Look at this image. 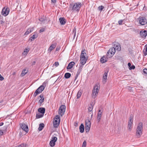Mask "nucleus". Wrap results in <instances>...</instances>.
Here are the masks:
<instances>
[{
    "label": "nucleus",
    "instance_id": "59",
    "mask_svg": "<svg viewBox=\"0 0 147 147\" xmlns=\"http://www.w3.org/2000/svg\"><path fill=\"white\" fill-rule=\"evenodd\" d=\"M0 20H3V17L1 15H0Z\"/></svg>",
    "mask_w": 147,
    "mask_h": 147
},
{
    "label": "nucleus",
    "instance_id": "26",
    "mask_svg": "<svg viewBox=\"0 0 147 147\" xmlns=\"http://www.w3.org/2000/svg\"><path fill=\"white\" fill-rule=\"evenodd\" d=\"M55 47H56V45L55 44H52L49 48L48 51L50 52Z\"/></svg>",
    "mask_w": 147,
    "mask_h": 147
},
{
    "label": "nucleus",
    "instance_id": "30",
    "mask_svg": "<svg viewBox=\"0 0 147 147\" xmlns=\"http://www.w3.org/2000/svg\"><path fill=\"white\" fill-rule=\"evenodd\" d=\"M71 76V74L69 73H65L64 75V77L66 79L69 78Z\"/></svg>",
    "mask_w": 147,
    "mask_h": 147
},
{
    "label": "nucleus",
    "instance_id": "1",
    "mask_svg": "<svg viewBox=\"0 0 147 147\" xmlns=\"http://www.w3.org/2000/svg\"><path fill=\"white\" fill-rule=\"evenodd\" d=\"M143 129V124L140 122L139 123L136 130V136L138 138H140L142 135Z\"/></svg>",
    "mask_w": 147,
    "mask_h": 147
},
{
    "label": "nucleus",
    "instance_id": "28",
    "mask_svg": "<svg viewBox=\"0 0 147 147\" xmlns=\"http://www.w3.org/2000/svg\"><path fill=\"white\" fill-rule=\"evenodd\" d=\"M44 127V124L43 123H41L39 125L38 129L39 131H41Z\"/></svg>",
    "mask_w": 147,
    "mask_h": 147
},
{
    "label": "nucleus",
    "instance_id": "8",
    "mask_svg": "<svg viewBox=\"0 0 147 147\" xmlns=\"http://www.w3.org/2000/svg\"><path fill=\"white\" fill-rule=\"evenodd\" d=\"M9 9L8 8H3L2 11V14L5 16H6L9 13Z\"/></svg>",
    "mask_w": 147,
    "mask_h": 147
},
{
    "label": "nucleus",
    "instance_id": "21",
    "mask_svg": "<svg viewBox=\"0 0 147 147\" xmlns=\"http://www.w3.org/2000/svg\"><path fill=\"white\" fill-rule=\"evenodd\" d=\"M80 132L81 133H83L84 131V127L83 123L81 124L79 127Z\"/></svg>",
    "mask_w": 147,
    "mask_h": 147
},
{
    "label": "nucleus",
    "instance_id": "11",
    "mask_svg": "<svg viewBox=\"0 0 147 147\" xmlns=\"http://www.w3.org/2000/svg\"><path fill=\"white\" fill-rule=\"evenodd\" d=\"M103 111V110H101L100 109L98 110V113L97 117V120L98 122H99L100 120Z\"/></svg>",
    "mask_w": 147,
    "mask_h": 147
},
{
    "label": "nucleus",
    "instance_id": "56",
    "mask_svg": "<svg viewBox=\"0 0 147 147\" xmlns=\"http://www.w3.org/2000/svg\"><path fill=\"white\" fill-rule=\"evenodd\" d=\"M131 63H128V67H129V68H130V67H131Z\"/></svg>",
    "mask_w": 147,
    "mask_h": 147
},
{
    "label": "nucleus",
    "instance_id": "3",
    "mask_svg": "<svg viewBox=\"0 0 147 147\" xmlns=\"http://www.w3.org/2000/svg\"><path fill=\"white\" fill-rule=\"evenodd\" d=\"M100 86L99 84H96L94 86L92 94V96L94 98L96 97L99 90Z\"/></svg>",
    "mask_w": 147,
    "mask_h": 147
},
{
    "label": "nucleus",
    "instance_id": "14",
    "mask_svg": "<svg viewBox=\"0 0 147 147\" xmlns=\"http://www.w3.org/2000/svg\"><path fill=\"white\" fill-rule=\"evenodd\" d=\"M114 47L118 51H119L121 50V47L120 44L118 43H116L114 45Z\"/></svg>",
    "mask_w": 147,
    "mask_h": 147
},
{
    "label": "nucleus",
    "instance_id": "54",
    "mask_svg": "<svg viewBox=\"0 0 147 147\" xmlns=\"http://www.w3.org/2000/svg\"><path fill=\"white\" fill-rule=\"evenodd\" d=\"M3 131L1 130L0 129V136L3 135Z\"/></svg>",
    "mask_w": 147,
    "mask_h": 147
},
{
    "label": "nucleus",
    "instance_id": "51",
    "mask_svg": "<svg viewBox=\"0 0 147 147\" xmlns=\"http://www.w3.org/2000/svg\"><path fill=\"white\" fill-rule=\"evenodd\" d=\"M4 80V78L0 74V80L2 81Z\"/></svg>",
    "mask_w": 147,
    "mask_h": 147
},
{
    "label": "nucleus",
    "instance_id": "27",
    "mask_svg": "<svg viewBox=\"0 0 147 147\" xmlns=\"http://www.w3.org/2000/svg\"><path fill=\"white\" fill-rule=\"evenodd\" d=\"M37 36L36 34H34L32 36L30 37L29 39V40H30V41H32L34 40L35 39L37 38Z\"/></svg>",
    "mask_w": 147,
    "mask_h": 147
},
{
    "label": "nucleus",
    "instance_id": "42",
    "mask_svg": "<svg viewBox=\"0 0 147 147\" xmlns=\"http://www.w3.org/2000/svg\"><path fill=\"white\" fill-rule=\"evenodd\" d=\"M98 9L101 11L104 8V7L102 5L99 6L98 7Z\"/></svg>",
    "mask_w": 147,
    "mask_h": 147
},
{
    "label": "nucleus",
    "instance_id": "50",
    "mask_svg": "<svg viewBox=\"0 0 147 147\" xmlns=\"http://www.w3.org/2000/svg\"><path fill=\"white\" fill-rule=\"evenodd\" d=\"M73 33L74 34H76V29L75 28L73 30Z\"/></svg>",
    "mask_w": 147,
    "mask_h": 147
},
{
    "label": "nucleus",
    "instance_id": "16",
    "mask_svg": "<svg viewBox=\"0 0 147 147\" xmlns=\"http://www.w3.org/2000/svg\"><path fill=\"white\" fill-rule=\"evenodd\" d=\"M75 64V63L74 62H71L69 63L68 66H67V69H70L73 67V66Z\"/></svg>",
    "mask_w": 147,
    "mask_h": 147
},
{
    "label": "nucleus",
    "instance_id": "15",
    "mask_svg": "<svg viewBox=\"0 0 147 147\" xmlns=\"http://www.w3.org/2000/svg\"><path fill=\"white\" fill-rule=\"evenodd\" d=\"M108 72V71H105L103 76L102 80L103 82L104 83H105L106 81V80L107 79Z\"/></svg>",
    "mask_w": 147,
    "mask_h": 147
},
{
    "label": "nucleus",
    "instance_id": "29",
    "mask_svg": "<svg viewBox=\"0 0 147 147\" xmlns=\"http://www.w3.org/2000/svg\"><path fill=\"white\" fill-rule=\"evenodd\" d=\"M44 116V115L42 114L37 113L36 115V118L37 119H39L42 117Z\"/></svg>",
    "mask_w": 147,
    "mask_h": 147
},
{
    "label": "nucleus",
    "instance_id": "40",
    "mask_svg": "<svg viewBox=\"0 0 147 147\" xmlns=\"http://www.w3.org/2000/svg\"><path fill=\"white\" fill-rule=\"evenodd\" d=\"M86 141L84 140L82 144V147H86Z\"/></svg>",
    "mask_w": 147,
    "mask_h": 147
},
{
    "label": "nucleus",
    "instance_id": "57",
    "mask_svg": "<svg viewBox=\"0 0 147 147\" xmlns=\"http://www.w3.org/2000/svg\"><path fill=\"white\" fill-rule=\"evenodd\" d=\"M51 1L53 3H55L56 1V0H51Z\"/></svg>",
    "mask_w": 147,
    "mask_h": 147
},
{
    "label": "nucleus",
    "instance_id": "46",
    "mask_svg": "<svg viewBox=\"0 0 147 147\" xmlns=\"http://www.w3.org/2000/svg\"><path fill=\"white\" fill-rule=\"evenodd\" d=\"M45 30V28H41L39 30V32L41 33V32H43Z\"/></svg>",
    "mask_w": 147,
    "mask_h": 147
},
{
    "label": "nucleus",
    "instance_id": "61",
    "mask_svg": "<svg viewBox=\"0 0 147 147\" xmlns=\"http://www.w3.org/2000/svg\"><path fill=\"white\" fill-rule=\"evenodd\" d=\"M35 63H36L35 61H34L32 62V65H34L35 64Z\"/></svg>",
    "mask_w": 147,
    "mask_h": 147
},
{
    "label": "nucleus",
    "instance_id": "7",
    "mask_svg": "<svg viewBox=\"0 0 147 147\" xmlns=\"http://www.w3.org/2000/svg\"><path fill=\"white\" fill-rule=\"evenodd\" d=\"M57 138L56 137H53L51 140L50 142V145L51 147L54 146L55 144V142L57 140Z\"/></svg>",
    "mask_w": 147,
    "mask_h": 147
},
{
    "label": "nucleus",
    "instance_id": "4",
    "mask_svg": "<svg viewBox=\"0 0 147 147\" xmlns=\"http://www.w3.org/2000/svg\"><path fill=\"white\" fill-rule=\"evenodd\" d=\"M60 121V117L59 115L56 116L53 120V126L55 127H57L59 125Z\"/></svg>",
    "mask_w": 147,
    "mask_h": 147
},
{
    "label": "nucleus",
    "instance_id": "23",
    "mask_svg": "<svg viewBox=\"0 0 147 147\" xmlns=\"http://www.w3.org/2000/svg\"><path fill=\"white\" fill-rule=\"evenodd\" d=\"M107 61V59L106 57L104 56L102 57L100 59V61L102 63H104Z\"/></svg>",
    "mask_w": 147,
    "mask_h": 147
},
{
    "label": "nucleus",
    "instance_id": "33",
    "mask_svg": "<svg viewBox=\"0 0 147 147\" xmlns=\"http://www.w3.org/2000/svg\"><path fill=\"white\" fill-rule=\"evenodd\" d=\"M90 126L85 125V129L86 132L89 131Z\"/></svg>",
    "mask_w": 147,
    "mask_h": 147
},
{
    "label": "nucleus",
    "instance_id": "32",
    "mask_svg": "<svg viewBox=\"0 0 147 147\" xmlns=\"http://www.w3.org/2000/svg\"><path fill=\"white\" fill-rule=\"evenodd\" d=\"M143 52L144 55L146 56L147 55V45L145 46V48L144 49Z\"/></svg>",
    "mask_w": 147,
    "mask_h": 147
},
{
    "label": "nucleus",
    "instance_id": "48",
    "mask_svg": "<svg viewBox=\"0 0 147 147\" xmlns=\"http://www.w3.org/2000/svg\"><path fill=\"white\" fill-rule=\"evenodd\" d=\"M111 53H109V54H108V52H107V57H108L110 58V57H112V56H111Z\"/></svg>",
    "mask_w": 147,
    "mask_h": 147
},
{
    "label": "nucleus",
    "instance_id": "35",
    "mask_svg": "<svg viewBox=\"0 0 147 147\" xmlns=\"http://www.w3.org/2000/svg\"><path fill=\"white\" fill-rule=\"evenodd\" d=\"M82 94V93L81 92H80V91H79L78 92V93L77 94V96L78 98L80 97V96H81Z\"/></svg>",
    "mask_w": 147,
    "mask_h": 147
},
{
    "label": "nucleus",
    "instance_id": "52",
    "mask_svg": "<svg viewBox=\"0 0 147 147\" xmlns=\"http://www.w3.org/2000/svg\"><path fill=\"white\" fill-rule=\"evenodd\" d=\"M28 51L29 50L27 49H25L24 50V52H26V53L27 54V53L28 52Z\"/></svg>",
    "mask_w": 147,
    "mask_h": 147
},
{
    "label": "nucleus",
    "instance_id": "20",
    "mask_svg": "<svg viewBox=\"0 0 147 147\" xmlns=\"http://www.w3.org/2000/svg\"><path fill=\"white\" fill-rule=\"evenodd\" d=\"M85 125L91 126V122L90 121L89 118H87L85 120Z\"/></svg>",
    "mask_w": 147,
    "mask_h": 147
},
{
    "label": "nucleus",
    "instance_id": "9",
    "mask_svg": "<svg viewBox=\"0 0 147 147\" xmlns=\"http://www.w3.org/2000/svg\"><path fill=\"white\" fill-rule=\"evenodd\" d=\"M20 127L25 132H27L28 131V126L24 123H22L20 125Z\"/></svg>",
    "mask_w": 147,
    "mask_h": 147
},
{
    "label": "nucleus",
    "instance_id": "41",
    "mask_svg": "<svg viewBox=\"0 0 147 147\" xmlns=\"http://www.w3.org/2000/svg\"><path fill=\"white\" fill-rule=\"evenodd\" d=\"M133 117H134L133 115L132 114H131L130 115V116L129 117V121H133Z\"/></svg>",
    "mask_w": 147,
    "mask_h": 147
},
{
    "label": "nucleus",
    "instance_id": "60",
    "mask_svg": "<svg viewBox=\"0 0 147 147\" xmlns=\"http://www.w3.org/2000/svg\"><path fill=\"white\" fill-rule=\"evenodd\" d=\"M84 65H82V64H81V65L80 66V68H83V67Z\"/></svg>",
    "mask_w": 147,
    "mask_h": 147
},
{
    "label": "nucleus",
    "instance_id": "25",
    "mask_svg": "<svg viewBox=\"0 0 147 147\" xmlns=\"http://www.w3.org/2000/svg\"><path fill=\"white\" fill-rule=\"evenodd\" d=\"M87 60V59H83L80 58V63H81V64H82V65H84V64L86 63Z\"/></svg>",
    "mask_w": 147,
    "mask_h": 147
},
{
    "label": "nucleus",
    "instance_id": "53",
    "mask_svg": "<svg viewBox=\"0 0 147 147\" xmlns=\"http://www.w3.org/2000/svg\"><path fill=\"white\" fill-rule=\"evenodd\" d=\"M3 20H0V24H2V25L4 23V22H3Z\"/></svg>",
    "mask_w": 147,
    "mask_h": 147
},
{
    "label": "nucleus",
    "instance_id": "64",
    "mask_svg": "<svg viewBox=\"0 0 147 147\" xmlns=\"http://www.w3.org/2000/svg\"><path fill=\"white\" fill-rule=\"evenodd\" d=\"M59 48H58L57 47L56 49V51H58L59 50Z\"/></svg>",
    "mask_w": 147,
    "mask_h": 147
},
{
    "label": "nucleus",
    "instance_id": "44",
    "mask_svg": "<svg viewBox=\"0 0 147 147\" xmlns=\"http://www.w3.org/2000/svg\"><path fill=\"white\" fill-rule=\"evenodd\" d=\"M123 20H120L119 21H118V23L119 24V25H121L122 24V23H123Z\"/></svg>",
    "mask_w": 147,
    "mask_h": 147
},
{
    "label": "nucleus",
    "instance_id": "49",
    "mask_svg": "<svg viewBox=\"0 0 147 147\" xmlns=\"http://www.w3.org/2000/svg\"><path fill=\"white\" fill-rule=\"evenodd\" d=\"M143 72L147 75V69L146 68H145L144 69L143 71Z\"/></svg>",
    "mask_w": 147,
    "mask_h": 147
},
{
    "label": "nucleus",
    "instance_id": "39",
    "mask_svg": "<svg viewBox=\"0 0 147 147\" xmlns=\"http://www.w3.org/2000/svg\"><path fill=\"white\" fill-rule=\"evenodd\" d=\"M44 98H41L39 101V102L40 104H41L44 101Z\"/></svg>",
    "mask_w": 147,
    "mask_h": 147
},
{
    "label": "nucleus",
    "instance_id": "6",
    "mask_svg": "<svg viewBox=\"0 0 147 147\" xmlns=\"http://www.w3.org/2000/svg\"><path fill=\"white\" fill-rule=\"evenodd\" d=\"M48 82L47 81L44 82L36 90L39 92L40 93H41L44 89L46 86Z\"/></svg>",
    "mask_w": 147,
    "mask_h": 147
},
{
    "label": "nucleus",
    "instance_id": "36",
    "mask_svg": "<svg viewBox=\"0 0 147 147\" xmlns=\"http://www.w3.org/2000/svg\"><path fill=\"white\" fill-rule=\"evenodd\" d=\"M39 21L42 22H44L46 20V19L44 18V17H41L39 19Z\"/></svg>",
    "mask_w": 147,
    "mask_h": 147
},
{
    "label": "nucleus",
    "instance_id": "22",
    "mask_svg": "<svg viewBox=\"0 0 147 147\" xmlns=\"http://www.w3.org/2000/svg\"><path fill=\"white\" fill-rule=\"evenodd\" d=\"M45 109L44 108H40L38 109V111L41 114L44 115L45 112Z\"/></svg>",
    "mask_w": 147,
    "mask_h": 147
},
{
    "label": "nucleus",
    "instance_id": "12",
    "mask_svg": "<svg viewBox=\"0 0 147 147\" xmlns=\"http://www.w3.org/2000/svg\"><path fill=\"white\" fill-rule=\"evenodd\" d=\"M140 35L142 38H145L147 35V31L142 30L140 32Z\"/></svg>",
    "mask_w": 147,
    "mask_h": 147
},
{
    "label": "nucleus",
    "instance_id": "17",
    "mask_svg": "<svg viewBox=\"0 0 147 147\" xmlns=\"http://www.w3.org/2000/svg\"><path fill=\"white\" fill-rule=\"evenodd\" d=\"M82 68H80L79 67V69L78 71L77 72L76 75L75 76V78L74 80V81H75V80L77 78L79 75L80 74L81 72L82 71Z\"/></svg>",
    "mask_w": 147,
    "mask_h": 147
},
{
    "label": "nucleus",
    "instance_id": "58",
    "mask_svg": "<svg viewBox=\"0 0 147 147\" xmlns=\"http://www.w3.org/2000/svg\"><path fill=\"white\" fill-rule=\"evenodd\" d=\"M39 97L40 98H44L43 97V94H41L40 95Z\"/></svg>",
    "mask_w": 147,
    "mask_h": 147
},
{
    "label": "nucleus",
    "instance_id": "62",
    "mask_svg": "<svg viewBox=\"0 0 147 147\" xmlns=\"http://www.w3.org/2000/svg\"><path fill=\"white\" fill-rule=\"evenodd\" d=\"M3 122H1L0 123V126H1L3 125Z\"/></svg>",
    "mask_w": 147,
    "mask_h": 147
},
{
    "label": "nucleus",
    "instance_id": "43",
    "mask_svg": "<svg viewBox=\"0 0 147 147\" xmlns=\"http://www.w3.org/2000/svg\"><path fill=\"white\" fill-rule=\"evenodd\" d=\"M135 68V66L134 65H132L130 68L129 69L130 70L134 69Z\"/></svg>",
    "mask_w": 147,
    "mask_h": 147
},
{
    "label": "nucleus",
    "instance_id": "55",
    "mask_svg": "<svg viewBox=\"0 0 147 147\" xmlns=\"http://www.w3.org/2000/svg\"><path fill=\"white\" fill-rule=\"evenodd\" d=\"M33 28H30V29H29V31L30 33L31 32H32V31L33 30Z\"/></svg>",
    "mask_w": 147,
    "mask_h": 147
},
{
    "label": "nucleus",
    "instance_id": "24",
    "mask_svg": "<svg viewBox=\"0 0 147 147\" xmlns=\"http://www.w3.org/2000/svg\"><path fill=\"white\" fill-rule=\"evenodd\" d=\"M133 123V121H129L128 122V129L131 131V125Z\"/></svg>",
    "mask_w": 147,
    "mask_h": 147
},
{
    "label": "nucleus",
    "instance_id": "2",
    "mask_svg": "<svg viewBox=\"0 0 147 147\" xmlns=\"http://www.w3.org/2000/svg\"><path fill=\"white\" fill-rule=\"evenodd\" d=\"M82 5L81 3L79 2L75 3L73 5L72 4H70L69 8H72V10L73 11H79Z\"/></svg>",
    "mask_w": 147,
    "mask_h": 147
},
{
    "label": "nucleus",
    "instance_id": "37",
    "mask_svg": "<svg viewBox=\"0 0 147 147\" xmlns=\"http://www.w3.org/2000/svg\"><path fill=\"white\" fill-rule=\"evenodd\" d=\"M39 93H40L38 92V90H36L35 91V92L34 94H33V96L34 97H35L38 94H39Z\"/></svg>",
    "mask_w": 147,
    "mask_h": 147
},
{
    "label": "nucleus",
    "instance_id": "34",
    "mask_svg": "<svg viewBox=\"0 0 147 147\" xmlns=\"http://www.w3.org/2000/svg\"><path fill=\"white\" fill-rule=\"evenodd\" d=\"M93 105L91 104V106L89 107L88 108V110L89 112H90L92 111L93 107Z\"/></svg>",
    "mask_w": 147,
    "mask_h": 147
},
{
    "label": "nucleus",
    "instance_id": "18",
    "mask_svg": "<svg viewBox=\"0 0 147 147\" xmlns=\"http://www.w3.org/2000/svg\"><path fill=\"white\" fill-rule=\"evenodd\" d=\"M86 55V54L85 52L84 51H82L80 55V58H81L83 59H87L85 57Z\"/></svg>",
    "mask_w": 147,
    "mask_h": 147
},
{
    "label": "nucleus",
    "instance_id": "31",
    "mask_svg": "<svg viewBox=\"0 0 147 147\" xmlns=\"http://www.w3.org/2000/svg\"><path fill=\"white\" fill-rule=\"evenodd\" d=\"M26 69H24L21 74V76L22 77L24 76L27 73V72H26Z\"/></svg>",
    "mask_w": 147,
    "mask_h": 147
},
{
    "label": "nucleus",
    "instance_id": "5",
    "mask_svg": "<svg viewBox=\"0 0 147 147\" xmlns=\"http://www.w3.org/2000/svg\"><path fill=\"white\" fill-rule=\"evenodd\" d=\"M65 109L66 107L65 105H61L59 110V114L61 116H62V115L64 114L65 111Z\"/></svg>",
    "mask_w": 147,
    "mask_h": 147
},
{
    "label": "nucleus",
    "instance_id": "47",
    "mask_svg": "<svg viewBox=\"0 0 147 147\" xmlns=\"http://www.w3.org/2000/svg\"><path fill=\"white\" fill-rule=\"evenodd\" d=\"M29 29L27 30V31L25 33L24 35H26L29 34L30 33L29 31Z\"/></svg>",
    "mask_w": 147,
    "mask_h": 147
},
{
    "label": "nucleus",
    "instance_id": "63",
    "mask_svg": "<svg viewBox=\"0 0 147 147\" xmlns=\"http://www.w3.org/2000/svg\"><path fill=\"white\" fill-rule=\"evenodd\" d=\"M75 126L76 127H77L78 126V123H76V122L75 123Z\"/></svg>",
    "mask_w": 147,
    "mask_h": 147
},
{
    "label": "nucleus",
    "instance_id": "38",
    "mask_svg": "<svg viewBox=\"0 0 147 147\" xmlns=\"http://www.w3.org/2000/svg\"><path fill=\"white\" fill-rule=\"evenodd\" d=\"M26 144H22L18 146V147H26Z\"/></svg>",
    "mask_w": 147,
    "mask_h": 147
},
{
    "label": "nucleus",
    "instance_id": "10",
    "mask_svg": "<svg viewBox=\"0 0 147 147\" xmlns=\"http://www.w3.org/2000/svg\"><path fill=\"white\" fill-rule=\"evenodd\" d=\"M139 20L140 23L141 25H144L146 23L147 20L144 17H139Z\"/></svg>",
    "mask_w": 147,
    "mask_h": 147
},
{
    "label": "nucleus",
    "instance_id": "13",
    "mask_svg": "<svg viewBox=\"0 0 147 147\" xmlns=\"http://www.w3.org/2000/svg\"><path fill=\"white\" fill-rule=\"evenodd\" d=\"M115 50L116 49L114 47L111 48L108 51V54L109 53H111V56H113L115 52Z\"/></svg>",
    "mask_w": 147,
    "mask_h": 147
},
{
    "label": "nucleus",
    "instance_id": "19",
    "mask_svg": "<svg viewBox=\"0 0 147 147\" xmlns=\"http://www.w3.org/2000/svg\"><path fill=\"white\" fill-rule=\"evenodd\" d=\"M59 22L61 25H64L66 23L65 20L64 18H60L59 19Z\"/></svg>",
    "mask_w": 147,
    "mask_h": 147
},
{
    "label": "nucleus",
    "instance_id": "45",
    "mask_svg": "<svg viewBox=\"0 0 147 147\" xmlns=\"http://www.w3.org/2000/svg\"><path fill=\"white\" fill-rule=\"evenodd\" d=\"M59 65V63L57 62H56L55 63L53 64V65L56 66L57 67L58 65Z\"/></svg>",
    "mask_w": 147,
    "mask_h": 147
}]
</instances>
